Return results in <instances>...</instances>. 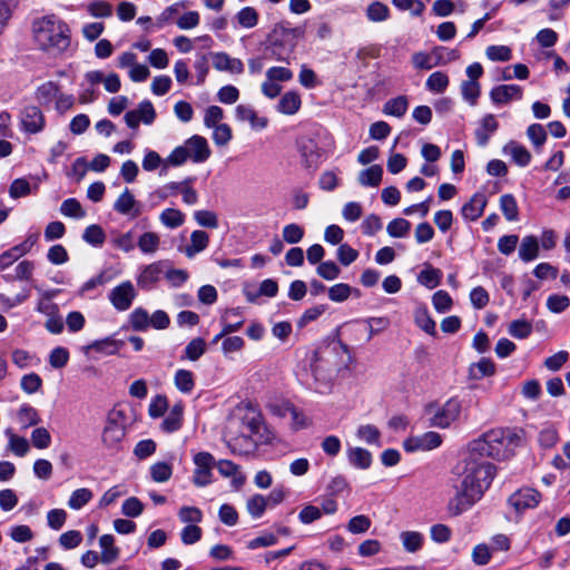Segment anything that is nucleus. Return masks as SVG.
<instances>
[{"mask_svg":"<svg viewBox=\"0 0 570 570\" xmlns=\"http://www.w3.org/2000/svg\"><path fill=\"white\" fill-rule=\"evenodd\" d=\"M453 473L460 483L455 495L448 503V510L456 517L481 500L495 476L497 466L468 449L455 464Z\"/></svg>","mask_w":570,"mask_h":570,"instance_id":"1","label":"nucleus"},{"mask_svg":"<svg viewBox=\"0 0 570 570\" xmlns=\"http://www.w3.org/2000/svg\"><path fill=\"white\" fill-rule=\"evenodd\" d=\"M520 435L511 429H493L469 443L468 449L484 460L492 458L503 461L513 455Z\"/></svg>","mask_w":570,"mask_h":570,"instance_id":"2","label":"nucleus"},{"mask_svg":"<svg viewBox=\"0 0 570 570\" xmlns=\"http://www.w3.org/2000/svg\"><path fill=\"white\" fill-rule=\"evenodd\" d=\"M32 32L35 41L43 51L62 52L70 46V28L55 14L35 19Z\"/></svg>","mask_w":570,"mask_h":570,"instance_id":"3","label":"nucleus"},{"mask_svg":"<svg viewBox=\"0 0 570 570\" xmlns=\"http://www.w3.org/2000/svg\"><path fill=\"white\" fill-rule=\"evenodd\" d=\"M303 32L301 28H291L285 23L276 24L265 41L266 57L289 63L288 55L295 48L293 40L299 38Z\"/></svg>","mask_w":570,"mask_h":570,"instance_id":"4","label":"nucleus"},{"mask_svg":"<svg viewBox=\"0 0 570 570\" xmlns=\"http://www.w3.org/2000/svg\"><path fill=\"white\" fill-rule=\"evenodd\" d=\"M462 411L461 401L458 397L449 399L442 406L429 404L425 413L430 415L429 425L438 429H448L459 420Z\"/></svg>","mask_w":570,"mask_h":570,"instance_id":"5","label":"nucleus"},{"mask_svg":"<svg viewBox=\"0 0 570 570\" xmlns=\"http://www.w3.org/2000/svg\"><path fill=\"white\" fill-rule=\"evenodd\" d=\"M125 414L120 410H112L107 416L106 426L102 431V442L109 449H118L125 438Z\"/></svg>","mask_w":570,"mask_h":570,"instance_id":"6","label":"nucleus"},{"mask_svg":"<svg viewBox=\"0 0 570 570\" xmlns=\"http://www.w3.org/2000/svg\"><path fill=\"white\" fill-rule=\"evenodd\" d=\"M196 465L193 475V483L197 488H204L213 482V468L216 465L215 458L209 452H198L194 455Z\"/></svg>","mask_w":570,"mask_h":570,"instance_id":"7","label":"nucleus"},{"mask_svg":"<svg viewBox=\"0 0 570 570\" xmlns=\"http://www.w3.org/2000/svg\"><path fill=\"white\" fill-rule=\"evenodd\" d=\"M136 296L137 292L130 281L117 285L108 295L112 306L120 312L129 309Z\"/></svg>","mask_w":570,"mask_h":570,"instance_id":"8","label":"nucleus"},{"mask_svg":"<svg viewBox=\"0 0 570 570\" xmlns=\"http://www.w3.org/2000/svg\"><path fill=\"white\" fill-rule=\"evenodd\" d=\"M442 444V436L433 431L421 435L410 436L403 441V448L406 452L431 451Z\"/></svg>","mask_w":570,"mask_h":570,"instance_id":"9","label":"nucleus"},{"mask_svg":"<svg viewBox=\"0 0 570 570\" xmlns=\"http://www.w3.org/2000/svg\"><path fill=\"white\" fill-rule=\"evenodd\" d=\"M167 264V261H158L144 266L137 276V285L139 288L144 291L153 289L164 276Z\"/></svg>","mask_w":570,"mask_h":570,"instance_id":"10","label":"nucleus"},{"mask_svg":"<svg viewBox=\"0 0 570 570\" xmlns=\"http://www.w3.org/2000/svg\"><path fill=\"white\" fill-rule=\"evenodd\" d=\"M243 424L249 432L247 436H252V440L258 445L267 444L272 441L273 434L265 425L259 413H254L250 416L246 415L243 420Z\"/></svg>","mask_w":570,"mask_h":570,"instance_id":"11","label":"nucleus"},{"mask_svg":"<svg viewBox=\"0 0 570 570\" xmlns=\"http://www.w3.org/2000/svg\"><path fill=\"white\" fill-rule=\"evenodd\" d=\"M541 500V493L532 488H524L515 491L508 499L511 507L518 512L535 508Z\"/></svg>","mask_w":570,"mask_h":570,"instance_id":"12","label":"nucleus"},{"mask_svg":"<svg viewBox=\"0 0 570 570\" xmlns=\"http://www.w3.org/2000/svg\"><path fill=\"white\" fill-rule=\"evenodd\" d=\"M21 128L28 134H38L45 128V116L37 106H27L21 111Z\"/></svg>","mask_w":570,"mask_h":570,"instance_id":"13","label":"nucleus"},{"mask_svg":"<svg viewBox=\"0 0 570 570\" xmlns=\"http://www.w3.org/2000/svg\"><path fill=\"white\" fill-rule=\"evenodd\" d=\"M302 165L308 170H315L320 164L321 149L317 142L311 138H304L297 142Z\"/></svg>","mask_w":570,"mask_h":570,"instance_id":"14","label":"nucleus"},{"mask_svg":"<svg viewBox=\"0 0 570 570\" xmlns=\"http://www.w3.org/2000/svg\"><path fill=\"white\" fill-rule=\"evenodd\" d=\"M184 146L189 153V159L194 163H204L210 157V148L203 136H191L185 141Z\"/></svg>","mask_w":570,"mask_h":570,"instance_id":"15","label":"nucleus"},{"mask_svg":"<svg viewBox=\"0 0 570 570\" xmlns=\"http://www.w3.org/2000/svg\"><path fill=\"white\" fill-rule=\"evenodd\" d=\"M488 204V198L484 193H475L471 199L465 203L461 208V214L466 220L474 222L480 218Z\"/></svg>","mask_w":570,"mask_h":570,"instance_id":"16","label":"nucleus"},{"mask_svg":"<svg viewBox=\"0 0 570 570\" xmlns=\"http://www.w3.org/2000/svg\"><path fill=\"white\" fill-rule=\"evenodd\" d=\"M213 66L216 70L228 71L230 73L240 75L244 72V63L238 58H232L226 52L212 53Z\"/></svg>","mask_w":570,"mask_h":570,"instance_id":"17","label":"nucleus"},{"mask_svg":"<svg viewBox=\"0 0 570 570\" xmlns=\"http://www.w3.org/2000/svg\"><path fill=\"white\" fill-rule=\"evenodd\" d=\"M490 98L495 105L508 104L511 99L522 98V88L519 85H500L490 91Z\"/></svg>","mask_w":570,"mask_h":570,"instance_id":"18","label":"nucleus"},{"mask_svg":"<svg viewBox=\"0 0 570 570\" xmlns=\"http://www.w3.org/2000/svg\"><path fill=\"white\" fill-rule=\"evenodd\" d=\"M499 127L495 117L492 114L485 115L480 126L475 129V139L479 146L484 147L488 145L490 135L495 132Z\"/></svg>","mask_w":570,"mask_h":570,"instance_id":"19","label":"nucleus"},{"mask_svg":"<svg viewBox=\"0 0 570 570\" xmlns=\"http://www.w3.org/2000/svg\"><path fill=\"white\" fill-rule=\"evenodd\" d=\"M99 546L101 548L100 561L105 564H110L119 558V549L115 546V538L112 534H104L99 538Z\"/></svg>","mask_w":570,"mask_h":570,"instance_id":"20","label":"nucleus"},{"mask_svg":"<svg viewBox=\"0 0 570 570\" xmlns=\"http://www.w3.org/2000/svg\"><path fill=\"white\" fill-rule=\"evenodd\" d=\"M124 346L125 341L116 340L111 336H108L102 340L94 341L91 344L87 346V348L106 355H114L117 354L118 351L121 350Z\"/></svg>","mask_w":570,"mask_h":570,"instance_id":"21","label":"nucleus"},{"mask_svg":"<svg viewBox=\"0 0 570 570\" xmlns=\"http://www.w3.org/2000/svg\"><path fill=\"white\" fill-rule=\"evenodd\" d=\"M539 256V240L535 236L529 235L522 238L519 247V257L523 262L534 261Z\"/></svg>","mask_w":570,"mask_h":570,"instance_id":"22","label":"nucleus"},{"mask_svg":"<svg viewBox=\"0 0 570 570\" xmlns=\"http://www.w3.org/2000/svg\"><path fill=\"white\" fill-rule=\"evenodd\" d=\"M383 177V168L380 165H372L371 167L360 171L357 180L362 186L377 187Z\"/></svg>","mask_w":570,"mask_h":570,"instance_id":"23","label":"nucleus"},{"mask_svg":"<svg viewBox=\"0 0 570 570\" xmlns=\"http://www.w3.org/2000/svg\"><path fill=\"white\" fill-rule=\"evenodd\" d=\"M348 462L357 469H368L372 463V454L363 448H351L347 451Z\"/></svg>","mask_w":570,"mask_h":570,"instance_id":"24","label":"nucleus"},{"mask_svg":"<svg viewBox=\"0 0 570 570\" xmlns=\"http://www.w3.org/2000/svg\"><path fill=\"white\" fill-rule=\"evenodd\" d=\"M227 444L232 452L238 454H248L258 448V444L252 440V436L246 434L232 439Z\"/></svg>","mask_w":570,"mask_h":570,"instance_id":"25","label":"nucleus"},{"mask_svg":"<svg viewBox=\"0 0 570 570\" xmlns=\"http://www.w3.org/2000/svg\"><path fill=\"white\" fill-rule=\"evenodd\" d=\"M59 292V289H51L41 292V298L37 304V312L43 314L48 317L55 316V314L59 313V306L56 303L51 302V298Z\"/></svg>","mask_w":570,"mask_h":570,"instance_id":"26","label":"nucleus"},{"mask_svg":"<svg viewBox=\"0 0 570 570\" xmlns=\"http://www.w3.org/2000/svg\"><path fill=\"white\" fill-rule=\"evenodd\" d=\"M301 97L295 91H288L282 96L278 102V111L284 115H294L301 107Z\"/></svg>","mask_w":570,"mask_h":570,"instance_id":"27","label":"nucleus"},{"mask_svg":"<svg viewBox=\"0 0 570 570\" xmlns=\"http://www.w3.org/2000/svg\"><path fill=\"white\" fill-rule=\"evenodd\" d=\"M206 352V342L202 337L193 338L185 347L180 360H189L195 362L199 360Z\"/></svg>","mask_w":570,"mask_h":570,"instance_id":"28","label":"nucleus"},{"mask_svg":"<svg viewBox=\"0 0 570 570\" xmlns=\"http://www.w3.org/2000/svg\"><path fill=\"white\" fill-rule=\"evenodd\" d=\"M190 245L186 247L187 257H193L195 254L204 250L209 243V236L204 230H194L190 235Z\"/></svg>","mask_w":570,"mask_h":570,"instance_id":"29","label":"nucleus"},{"mask_svg":"<svg viewBox=\"0 0 570 570\" xmlns=\"http://www.w3.org/2000/svg\"><path fill=\"white\" fill-rule=\"evenodd\" d=\"M495 373V365L490 358H481L478 363L470 366V377L481 380L485 376H492Z\"/></svg>","mask_w":570,"mask_h":570,"instance_id":"30","label":"nucleus"},{"mask_svg":"<svg viewBox=\"0 0 570 570\" xmlns=\"http://www.w3.org/2000/svg\"><path fill=\"white\" fill-rule=\"evenodd\" d=\"M405 551L414 553L423 546V534L417 531H403L400 534Z\"/></svg>","mask_w":570,"mask_h":570,"instance_id":"31","label":"nucleus"},{"mask_svg":"<svg viewBox=\"0 0 570 570\" xmlns=\"http://www.w3.org/2000/svg\"><path fill=\"white\" fill-rule=\"evenodd\" d=\"M175 386L185 394H189L195 387L194 374L189 370L180 368L174 376Z\"/></svg>","mask_w":570,"mask_h":570,"instance_id":"32","label":"nucleus"},{"mask_svg":"<svg viewBox=\"0 0 570 570\" xmlns=\"http://www.w3.org/2000/svg\"><path fill=\"white\" fill-rule=\"evenodd\" d=\"M500 209L509 222H515L519 217V208L513 195L504 194L500 198Z\"/></svg>","mask_w":570,"mask_h":570,"instance_id":"33","label":"nucleus"},{"mask_svg":"<svg viewBox=\"0 0 570 570\" xmlns=\"http://www.w3.org/2000/svg\"><path fill=\"white\" fill-rule=\"evenodd\" d=\"M6 434L9 438L8 450L20 458L29 452L30 445L26 438L14 434L11 430H7Z\"/></svg>","mask_w":570,"mask_h":570,"instance_id":"34","label":"nucleus"},{"mask_svg":"<svg viewBox=\"0 0 570 570\" xmlns=\"http://www.w3.org/2000/svg\"><path fill=\"white\" fill-rule=\"evenodd\" d=\"M352 293H354L356 296H360V291L357 288H353L345 283H338L328 288L330 299L336 303L346 301Z\"/></svg>","mask_w":570,"mask_h":570,"instance_id":"35","label":"nucleus"},{"mask_svg":"<svg viewBox=\"0 0 570 570\" xmlns=\"http://www.w3.org/2000/svg\"><path fill=\"white\" fill-rule=\"evenodd\" d=\"M82 239L94 247H101L106 240V234L100 225L92 224L85 229Z\"/></svg>","mask_w":570,"mask_h":570,"instance_id":"36","label":"nucleus"},{"mask_svg":"<svg viewBox=\"0 0 570 570\" xmlns=\"http://www.w3.org/2000/svg\"><path fill=\"white\" fill-rule=\"evenodd\" d=\"M414 322L425 333L430 335L436 334L435 322L430 316L426 307H419L415 309Z\"/></svg>","mask_w":570,"mask_h":570,"instance_id":"37","label":"nucleus"},{"mask_svg":"<svg viewBox=\"0 0 570 570\" xmlns=\"http://www.w3.org/2000/svg\"><path fill=\"white\" fill-rule=\"evenodd\" d=\"M441 276L442 273L440 269L429 265L426 268L420 272L417 281L421 285L428 287L429 289H433L436 286H439L441 282Z\"/></svg>","mask_w":570,"mask_h":570,"instance_id":"38","label":"nucleus"},{"mask_svg":"<svg viewBox=\"0 0 570 570\" xmlns=\"http://www.w3.org/2000/svg\"><path fill=\"white\" fill-rule=\"evenodd\" d=\"M17 417L23 428L37 425L41 421L38 411L29 404H22L20 406Z\"/></svg>","mask_w":570,"mask_h":570,"instance_id":"39","label":"nucleus"},{"mask_svg":"<svg viewBox=\"0 0 570 570\" xmlns=\"http://www.w3.org/2000/svg\"><path fill=\"white\" fill-rule=\"evenodd\" d=\"M159 220L168 228H178L185 222V215L176 208H166L161 212Z\"/></svg>","mask_w":570,"mask_h":570,"instance_id":"40","label":"nucleus"},{"mask_svg":"<svg viewBox=\"0 0 570 570\" xmlns=\"http://www.w3.org/2000/svg\"><path fill=\"white\" fill-rule=\"evenodd\" d=\"M129 324L134 331L144 332L149 327V314L142 307L135 308L129 314Z\"/></svg>","mask_w":570,"mask_h":570,"instance_id":"41","label":"nucleus"},{"mask_svg":"<svg viewBox=\"0 0 570 570\" xmlns=\"http://www.w3.org/2000/svg\"><path fill=\"white\" fill-rule=\"evenodd\" d=\"M59 91L58 85L53 81H48L38 87L36 91V99L41 105L50 104Z\"/></svg>","mask_w":570,"mask_h":570,"instance_id":"42","label":"nucleus"},{"mask_svg":"<svg viewBox=\"0 0 570 570\" xmlns=\"http://www.w3.org/2000/svg\"><path fill=\"white\" fill-rule=\"evenodd\" d=\"M407 99L405 96H399L396 98L390 99L385 102L383 111L386 115L402 117L405 115L407 110Z\"/></svg>","mask_w":570,"mask_h":570,"instance_id":"43","label":"nucleus"},{"mask_svg":"<svg viewBox=\"0 0 570 570\" xmlns=\"http://www.w3.org/2000/svg\"><path fill=\"white\" fill-rule=\"evenodd\" d=\"M160 244L159 236L154 232L144 233L138 239V247L144 254H154Z\"/></svg>","mask_w":570,"mask_h":570,"instance_id":"44","label":"nucleus"},{"mask_svg":"<svg viewBox=\"0 0 570 570\" xmlns=\"http://www.w3.org/2000/svg\"><path fill=\"white\" fill-rule=\"evenodd\" d=\"M137 204L134 195L126 188L114 204V209L122 215H128Z\"/></svg>","mask_w":570,"mask_h":570,"instance_id":"45","label":"nucleus"},{"mask_svg":"<svg viewBox=\"0 0 570 570\" xmlns=\"http://www.w3.org/2000/svg\"><path fill=\"white\" fill-rule=\"evenodd\" d=\"M508 332L512 337L523 340L532 333V324L525 320H514L509 324Z\"/></svg>","mask_w":570,"mask_h":570,"instance_id":"46","label":"nucleus"},{"mask_svg":"<svg viewBox=\"0 0 570 570\" xmlns=\"http://www.w3.org/2000/svg\"><path fill=\"white\" fill-rule=\"evenodd\" d=\"M60 212L67 217L77 219L83 218L86 216V212L76 198H68L63 200L60 206Z\"/></svg>","mask_w":570,"mask_h":570,"instance_id":"47","label":"nucleus"},{"mask_svg":"<svg viewBox=\"0 0 570 570\" xmlns=\"http://www.w3.org/2000/svg\"><path fill=\"white\" fill-rule=\"evenodd\" d=\"M449 86V77L442 71L431 73L426 80V88L430 91L441 94Z\"/></svg>","mask_w":570,"mask_h":570,"instance_id":"48","label":"nucleus"},{"mask_svg":"<svg viewBox=\"0 0 570 570\" xmlns=\"http://www.w3.org/2000/svg\"><path fill=\"white\" fill-rule=\"evenodd\" d=\"M268 505V500L262 494H255L247 501V511L253 518H261Z\"/></svg>","mask_w":570,"mask_h":570,"instance_id":"49","label":"nucleus"},{"mask_svg":"<svg viewBox=\"0 0 570 570\" xmlns=\"http://www.w3.org/2000/svg\"><path fill=\"white\" fill-rule=\"evenodd\" d=\"M92 498L89 489L81 488L73 491L69 498L68 505L73 510H79L86 505Z\"/></svg>","mask_w":570,"mask_h":570,"instance_id":"50","label":"nucleus"},{"mask_svg":"<svg viewBox=\"0 0 570 570\" xmlns=\"http://www.w3.org/2000/svg\"><path fill=\"white\" fill-rule=\"evenodd\" d=\"M411 228V223L404 218H395L391 220L386 227V232L391 237H405Z\"/></svg>","mask_w":570,"mask_h":570,"instance_id":"51","label":"nucleus"},{"mask_svg":"<svg viewBox=\"0 0 570 570\" xmlns=\"http://www.w3.org/2000/svg\"><path fill=\"white\" fill-rule=\"evenodd\" d=\"M480 83L478 81L465 80L461 83V94L464 100L471 106H475L480 96Z\"/></svg>","mask_w":570,"mask_h":570,"instance_id":"52","label":"nucleus"},{"mask_svg":"<svg viewBox=\"0 0 570 570\" xmlns=\"http://www.w3.org/2000/svg\"><path fill=\"white\" fill-rule=\"evenodd\" d=\"M390 10L387 6L382 2H372L366 9V16L368 20L374 22H381L389 18Z\"/></svg>","mask_w":570,"mask_h":570,"instance_id":"53","label":"nucleus"},{"mask_svg":"<svg viewBox=\"0 0 570 570\" xmlns=\"http://www.w3.org/2000/svg\"><path fill=\"white\" fill-rule=\"evenodd\" d=\"M173 474L171 465L167 462H157L150 466V475L155 482H166Z\"/></svg>","mask_w":570,"mask_h":570,"instance_id":"54","label":"nucleus"},{"mask_svg":"<svg viewBox=\"0 0 570 570\" xmlns=\"http://www.w3.org/2000/svg\"><path fill=\"white\" fill-rule=\"evenodd\" d=\"M237 22L244 28H254L258 22V13L253 7H245L238 11Z\"/></svg>","mask_w":570,"mask_h":570,"instance_id":"55","label":"nucleus"},{"mask_svg":"<svg viewBox=\"0 0 570 570\" xmlns=\"http://www.w3.org/2000/svg\"><path fill=\"white\" fill-rule=\"evenodd\" d=\"M412 63L416 69L430 70L433 67L441 65V58L433 61L431 55L425 52H415L412 56Z\"/></svg>","mask_w":570,"mask_h":570,"instance_id":"56","label":"nucleus"},{"mask_svg":"<svg viewBox=\"0 0 570 570\" xmlns=\"http://www.w3.org/2000/svg\"><path fill=\"white\" fill-rule=\"evenodd\" d=\"M316 273L326 281H333L340 276L341 268L333 261H326L318 264Z\"/></svg>","mask_w":570,"mask_h":570,"instance_id":"57","label":"nucleus"},{"mask_svg":"<svg viewBox=\"0 0 570 570\" xmlns=\"http://www.w3.org/2000/svg\"><path fill=\"white\" fill-rule=\"evenodd\" d=\"M487 57L492 61H509L512 58V50L508 46H489L485 50Z\"/></svg>","mask_w":570,"mask_h":570,"instance_id":"58","label":"nucleus"},{"mask_svg":"<svg viewBox=\"0 0 570 570\" xmlns=\"http://www.w3.org/2000/svg\"><path fill=\"white\" fill-rule=\"evenodd\" d=\"M432 303L434 308L439 313H445L451 309L453 305V301L448 292L440 289L435 292L432 296Z\"/></svg>","mask_w":570,"mask_h":570,"instance_id":"59","label":"nucleus"},{"mask_svg":"<svg viewBox=\"0 0 570 570\" xmlns=\"http://www.w3.org/2000/svg\"><path fill=\"white\" fill-rule=\"evenodd\" d=\"M142 511L144 504L136 497H130L125 500L121 507L122 514L129 518H137L142 513Z\"/></svg>","mask_w":570,"mask_h":570,"instance_id":"60","label":"nucleus"},{"mask_svg":"<svg viewBox=\"0 0 570 570\" xmlns=\"http://www.w3.org/2000/svg\"><path fill=\"white\" fill-rule=\"evenodd\" d=\"M371 520L367 515L358 514L353 517L347 523V530L351 533L360 534L365 533L371 527Z\"/></svg>","mask_w":570,"mask_h":570,"instance_id":"61","label":"nucleus"},{"mask_svg":"<svg viewBox=\"0 0 570 570\" xmlns=\"http://www.w3.org/2000/svg\"><path fill=\"white\" fill-rule=\"evenodd\" d=\"M31 442L37 449H47L51 444V435L46 428H37L31 433Z\"/></svg>","mask_w":570,"mask_h":570,"instance_id":"62","label":"nucleus"},{"mask_svg":"<svg viewBox=\"0 0 570 570\" xmlns=\"http://www.w3.org/2000/svg\"><path fill=\"white\" fill-rule=\"evenodd\" d=\"M81 541L82 534L77 530H69L59 537V544L66 550L77 548Z\"/></svg>","mask_w":570,"mask_h":570,"instance_id":"63","label":"nucleus"},{"mask_svg":"<svg viewBox=\"0 0 570 570\" xmlns=\"http://www.w3.org/2000/svg\"><path fill=\"white\" fill-rule=\"evenodd\" d=\"M492 550L485 543L476 544L472 550V561L478 566H485L491 559Z\"/></svg>","mask_w":570,"mask_h":570,"instance_id":"64","label":"nucleus"}]
</instances>
